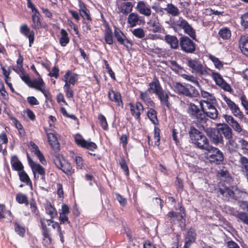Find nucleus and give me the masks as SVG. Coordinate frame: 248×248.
Segmentation results:
<instances>
[{"mask_svg":"<svg viewBox=\"0 0 248 248\" xmlns=\"http://www.w3.org/2000/svg\"><path fill=\"white\" fill-rule=\"evenodd\" d=\"M188 135L191 142L198 148L204 150L208 148L210 145L208 140L202 132L194 126H190Z\"/></svg>","mask_w":248,"mask_h":248,"instance_id":"obj_1","label":"nucleus"},{"mask_svg":"<svg viewBox=\"0 0 248 248\" xmlns=\"http://www.w3.org/2000/svg\"><path fill=\"white\" fill-rule=\"evenodd\" d=\"M172 88L177 94L189 98L197 97L199 95V91L195 87L189 84L183 85L180 82H175L173 84Z\"/></svg>","mask_w":248,"mask_h":248,"instance_id":"obj_2","label":"nucleus"},{"mask_svg":"<svg viewBox=\"0 0 248 248\" xmlns=\"http://www.w3.org/2000/svg\"><path fill=\"white\" fill-rule=\"evenodd\" d=\"M187 65L192 70L193 72L196 73L201 77L210 75L209 71H210V69L204 66L200 61L196 59H188Z\"/></svg>","mask_w":248,"mask_h":248,"instance_id":"obj_3","label":"nucleus"},{"mask_svg":"<svg viewBox=\"0 0 248 248\" xmlns=\"http://www.w3.org/2000/svg\"><path fill=\"white\" fill-rule=\"evenodd\" d=\"M203 130L206 133L212 143L216 145L224 144L223 138L221 135L219 128L216 129L207 126Z\"/></svg>","mask_w":248,"mask_h":248,"instance_id":"obj_4","label":"nucleus"},{"mask_svg":"<svg viewBox=\"0 0 248 248\" xmlns=\"http://www.w3.org/2000/svg\"><path fill=\"white\" fill-rule=\"evenodd\" d=\"M53 160L56 167L61 170L65 174L71 175L73 172L71 164L64 160L60 155H54Z\"/></svg>","mask_w":248,"mask_h":248,"instance_id":"obj_5","label":"nucleus"},{"mask_svg":"<svg viewBox=\"0 0 248 248\" xmlns=\"http://www.w3.org/2000/svg\"><path fill=\"white\" fill-rule=\"evenodd\" d=\"M205 151L208 152L207 158L210 162H214L219 164L224 160V155L222 152L218 148L209 145Z\"/></svg>","mask_w":248,"mask_h":248,"instance_id":"obj_6","label":"nucleus"},{"mask_svg":"<svg viewBox=\"0 0 248 248\" xmlns=\"http://www.w3.org/2000/svg\"><path fill=\"white\" fill-rule=\"evenodd\" d=\"M181 50L186 53H194L196 51V44L188 37L182 36L179 39Z\"/></svg>","mask_w":248,"mask_h":248,"instance_id":"obj_7","label":"nucleus"},{"mask_svg":"<svg viewBox=\"0 0 248 248\" xmlns=\"http://www.w3.org/2000/svg\"><path fill=\"white\" fill-rule=\"evenodd\" d=\"M201 111H199L197 115L194 118L193 122L201 130H203L207 126V122H210L205 114L203 104L202 101L200 102Z\"/></svg>","mask_w":248,"mask_h":248,"instance_id":"obj_8","label":"nucleus"},{"mask_svg":"<svg viewBox=\"0 0 248 248\" xmlns=\"http://www.w3.org/2000/svg\"><path fill=\"white\" fill-rule=\"evenodd\" d=\"M174 28H179L184 30L185 33L188 34L193 39H196L195 30L185 19L180 18L179 20L174 23Z\"/></svg>","mask_w":248,"mask_h":248,"instance_id":"obj_9","label":"nucleus"},{"mask_svg":"<svg viewBox=\"0 0 248 248\" xmlns=\"http://www.w3.org/2000/svg\"><path fill=\"white\" fill-rule=\"evenodd\" d=\"M203 104V108L205 114L206 115L207 118L215 120L217 118L218 116V111L213 105V103L210 102L208 101H202Z\"/></svg>","mask_w":248,"mask_h":248,"instance_id":"obj_10","label":"nucleus"},{"mask_svg":"<svg viewBox=\"0 0 248 248\" xmlns=\"http://www.w3.org/2000/svg\"><path fill=\"white\" fill-rule=\"evenodd\" d=\"M210 71L212 72V78L216 82L217 85L220 86L226 91L230 93H231L232 91L230 85L223 79L220 74L213 72L211 70Z\"/></svg>","mask_w":248,"mask_h":248,"instance_id":"obj_11","label":"nucleus"},{"mask_svg":"<svg viewBox=\"0 0 248 248\" xmlns=\"http://www.w3.org/2000/svg\"><path fill=\"white\" fill-rule=\"evenodd\" d=\"M223 99L227 103L229 108L231 109L232 113L234 116L240 119H242L244 118L243 112L240 110V108L237 105L225 95L223 96Z\"/></svg>","mask_w":248,"mask_h":248,"instance_id":"obj_12","label":"nucleus"},{"mask_svg":"<svg viewBox=\"0 0 248 248\" xmlns=\"http://www.w3.org/2000/svg\"><path fill=\"white\" fill-rule=\"evenodd\" d=\"M218 192L223 197L226 198H232L234 199L238 198L236 195V192H238V190L237 188H234L233 187L230 188L227 186H223L219 188Z\"/></svg>","mask_w":248,"mask_h":248,"instance_id":"obj_13","label":"nucleus"},{"mask_svg":"<svg viewBox=\"0 0 248 248\" xmlns=\"http://www.w3.org/2000/svg\"><path fill=\"white\" fill-rule=\"evenodd\" d=\"M136 9L140 14L146 17H149L152 15L150 6L144 1L141 0L138 2Z\"/></svg>","mask_w":248,"mask_h":248,"instance_id":"obj_14","label":"nucleus"},{"mask_svg":"<svg viewBox=\"0 0 248 248\" xmlns=\"http://www.w3.org/2000/svg\"><path fill=\"white\" fill-rule=\"evenodd\" d=\"M27 157L29 164L32 169L34 178L35 179H36V173H38L40 175L45 174V170L40 164L34 162L28 155H27Z\"/></svg>","mask_w":248,"mask_h":248,"instance_id":"obj_15","label":"nucleus"},{"mask_svg":"<svg viewBox=\"0 0 248 248\" xmlns=\"http://www.w3.org/2000/svg\"><path fill=\"white\" fill-rule=\"evenodd\" d=\"M130 107V111L132 116L136 119H140V113L143 111L144 108L140 102H137L136 104L130 103L129 104Z\"/></svg>","mask_w":248,"mask_h":248,"instance_id":"obj_16","label":"nucleus"},{"mask_svg":"<svg viewBox=\"0 0 248 248\" xmlns=\"http://www.w3.org/2000/svg\"><path fill=\"white\" fill-rule=\"evenodd\" d=\"M127 22L131 27H133L137 25H140L142 23H144V20L138 14L131 13L128 16Z\"/></svg>","mask_w":248,"mask_h":248,"instance_id":"obj_17","label":"nucleus"},{"mask_svg":"<svg viewBox=\"0 0 248 248\" xmlns=\"http://www.w3.org/2000/svg\"><path fill=\"white\" fill-rule=\"evenodd\" d=\"M75 141L78 145L91 151H93L97 148V145L94 142H88L80 137L79 138L76 137Z\"/></svg>","mask_w":248,"mask_h":248,"instance_id":"obj_18","label":"nucleus"},{"mask_svg":"<svg viewBox=\"0 0 248 248\" xmlns=\"http://www.w3.org/2000/svg\"><path fill=\"white\" fill-rule=\"evenodd\" d=\"M20 32L24 34L25 36L29 38V46L31 47L34 42V32L33 31H30V29L28 28L27 24H24L20 27Z\"/></svg>","mask_w":248,"mask_h":248,"instance_id":"obj_19","label":"nucleus"},{"mask_svg":"<svg viewBox=\"0 0 248 248\" xmlns=\"http://www.w3.org/2000/svg\"><path fill=\"white\" fill-rule=\"evenodd\" d=\"M242 204L244 205V206L243 207V208L246 207L247 212H236L233 215L235 216L239 220L248 225V204L246 202H242Z\"/></svg>","mask_w":248,"mask_h":248,"instance_id":"obj_20","label":"nucleus"},{"mask_svg":"<svg viewBox=\"0 0 248 248\" xmlns=\"http://www.w3.org/2000/svg\"><path fill=\"white\" fill-rule=\"evenodd\" d=\"M224 117L226 122L231 126L234 131L238 133H240L242 131L240 124L232 116L226 114Z\"/></svg>","mask_w":248,"mask_h":248,"instance_id":"obj_21","label":"nucleus"},{"mask_svg":"<svg viewBox=\"0 0 248 248\" xmlns=\"http://www.w3.org/2000/svg\"><path fill=\"white\" fill-rule=\"evenodd\" d=\"M40 222L42 226V234L44 236V240L45 241V243L49 245L51 243V237L49 234V230L47 229L46 225L45 223V219L43 218H41L40 219Z\"/></svg>","mask_w":248,"mask_h":248,"instance_id":"obj_22","label":"nucleus"},{"mask_svg":"<svg viewBox=\"0 0 248 248\" xmlns=\"http://www.w3.org/2000/svg\"><path fill=\"white\" fill-rule=\"evenodd\" d=\"M196 238V233L195 230L193 228H190L187 232V235L185 238L186 248H188L192 243L195 241Z\"/></svg>","mask_w":248,"mask_h":248,"instance_id":"obj_23","label":"nucleus"},{"mask_svg":"<svg viewBox=\"0 0 248 248\" xmlns=\"http://www.w3.org/2000/svg\"><path fill=\"white\" fill-rule=\"evenodd\" d=\"M169 92H166L163 89L156 95L158 97L161 104H164L168 108H170L171 104L170 103Z\"/></svg>","mask_w":248,"mask_h":248,"instance_id":"obj_24","label":"nucleus"},{"mask_svg":"<svg viewBox=\"0 0 248 248\" xmlns=\"http://www.w3.org/2000/svg\"><path fill=\"white\" fill-rule=\"evenodd\" d=\"M108 97L111 101L116 103L119 106H123V102L120 93L115 92L112 89H110L108 93Z\"/></svg>","mask_w":248,"mask_h":248,"instance_id":"obj_25","label":"nucleus"},{"mask_svg":"<svg viewBox=\"0 0 248 248\" xmlns=\"http://www.w3.org/2000/svg\"><path fill=\"white\" fill-rule=\"evenodd\" d=\"M133 5L131 2H124L118 5L119 12L126 15L132 11Z\"/></svg>","mask_w":248,"mask_h":248,"instance_id":"obj_26","label":"nucleus"},{"mask_svg":"<svg viewBox=\"0 0 248 248\" xmlns=\"http://www.w3.org/2000/svg\"><path fill=\"white\" fill-rule=\"evenodd\" d=\"M239 47L242 52L248 56V36H242L239 40Z\"/></svg>","mask_w":248,"mask_h":248,"instance_id":"obj_27","label":"nucleus"},{"mask_svg":"<svg viewBox=\"0 0 248 248\" xmlns=\"http://www.w3.org/2000/svg\"><path fill=\"white\" fill-rule=\"evenodd\" d=\"M201 108H200L197 105L193 103H190L188 105L187 108V113L189 115V116L193 120L194 118L199 113V111H201Z\"/></svg>","mask_w":248,"mask_h":248,"instance_id":"obj_28","label":"nucleus"},{"mask_svg":"<svg viewBox=\"0 0 248 248\" xmlns=\"http://www.w3.org/2000/svg\"><path fill=\"white\" fill-rule=\"evenodd\" d=\"M218 128L221 136L223 135L226 140H228L232 138V130L227 124H222Z\"/></svg>","mask_w":248,"mask_h":248,"instance_id":"obj_29","label":"nucleus"},{"mask_svg":"<svg viewBox=\"0 0 248 248\" xmlns=\"http://www.w3.org/2000/svg\"><path fill=\"white\" fill-rule=\"evenodd\" d=\"M165 40L170 45L171 48H178L179 46V40L176 36L167 34L165 36Z\"/></svg>","mask_w":248,"mask_h":248,"instance_id":"obj_30","label":"nucleus"},{"mask_svg":"<svg viewBox=\"0 0 248 248\" xmlns=\"http://www.w3.org/2000/svg\"><path fill=\"white\" fill-rule=\"evenodd\" d=\"M31 145L32 148V152L38 157L40 161L43 165L46 164V161L43 154L40 152L37 145L34 142H31Z\"/></svg>","mask_w":248,"mask_h":248,"instance_id":"obj_31","label":"nucleus"},{"mask_svg":"<svg viewBox=\"0 0 248 248\" xmlns=\"http://www.w3.org/2000/svg\"><path fill=\"white\" fill-rule=\"evenodd\" d=\"M149 88L148 89L151 92L152 91L153 93L155 95L162 91L163 88L160 85V84L158 79H155L154 81L150 83Z\"/></svg>","mask_w":248,"mask_h":248,"instance_id":"obj_32","label":"nucleus"},{"mask_svg":"<svg viewBox=\"0 0 248 248\" xmlns=\"http://www.w3.org/2000/svg\"><path fill=\"white\" fill-rule=\"evenodd\" d=\"M164 10L173 16H178L180 14L178 8L172 3L168 4Z\"/></svg>","mask_w":248,"mask_h":248,"instance_id":"obj_33","label":"nucleus"},{"mask_svg":"<svg viewBox=\"0 0 248 248\" xmlns=\"http://www.w3.org/2000/svg\"><path fill=\"white\" fill-rule=\"evenodd\" d=\"M149 30L154 33L161 32L162 27L161 24L158 22L155 21L148 22Z\"/></svg>","mask_w":248,"mask_h":248,"instance_id":"obj_34","label":"nucleus"},{"mask_svg":"<svg viewBox=\"0 0 248 248\" xmlns=\"http://www.w3.org/2000/svg\"><path fill=\"white\" fill-rule=\"evenodd\" d=\"M11 164L13 168L17 171H20L23 169V166L18 159L16 156H12L11 158Z\"/></svg>","mask_w":248,"mask_h":248,"instance_id":"obj_35","label":"nucleus"},{"mask_svg":"<svg viewBox=\"0 0 248 248\" xmlns=\"http://www.w3.org/2000/svg\"><path fill=\"white\" fill-rule=\"evenodd\" d=\"M105 40L106 43L111 45L113 43V34L110 28L108 26L105 30Z\"/></svg>","mask_w":248,"mask_h":248,"instance_id":"obj_36","label":"nucleus"},{"mask_svg":"<svg viewBox=\"0 0 248 248\" xmlns=\"http://www.w3.org/2000/svg\"><path fill=\"white\" fill-rule=\"evenodd\" d=\"M61 37L60 38V44L62 46H65L69 42L68 33L64 29L61 31Z\"/></svg>","mask_w":248,"mask_h":248,"instance_id":"obj_37","label":"nucleus"},{"mask_svg":"<svg viewBox=\"0 0 248 248\" xmlns=\"http://www.w3.org/2000/svg\"><path fill=\"white\" fill-rule=\"evenodd\" d=\"M147 116L154 124L155 125L158 124L156 111L155 109L149 108L147 112Z\"/></svg>","mask_w":248,"mask_h":248,"instance_id":"obj_38","label":"nucleus"},{"mask_svg":"<svg viewBox=\"0 0 248 248\" xmlns=\"http://www.w3.org/2000/svg\"><path fill=\"white\" fill-rule=\"evenodd\" d=\"M19 176L20 181L27 185L29 184L32 187L31 182L28 174L23 170L19 172Z\"/></svg>","mask_w":248,"mask_h":248,"instance_id":"obj_39","label":"nucleus"},{"mask_svg":"<svg viewBox=\"0 0 248 248\" xmlns=\"http://www.w3.org/2000/svg\"><path fill=\"white\" fill-rule=\"evenodd\" d=\"M226 146L231 152L236 151L238 147V145L232 138L228 140V141L226 142Z\"/></svg>","mask_w":248,"mask_h":248,"instance_id":"obj_40","label":"nucleus"},{"mask_svg":"<svg viewBox=\"0 0 248 248\" xmlns=\"http://www.w3.org/2000/svg\"><path fill=\"white\" fill-rule=\"evenodd\" d=\"M30 85V87L35 88L37 90H40L44 86V82L42 78H39L38 80L35 79L32 81Z\"/></svg>","mask_w":248,"mask_h":248,"instance_id":"obj_41","label":"nucleus"},{"mask_svg":"<svg viewBox=\"0 0 248 248\" xmlns=\"http://www.w3.org/2000/svg\"><path fill=\"white\" fill-rule=\"evenodd\" d=\"M114 35L118 43L120 42L126 36L118 28L114 26Z\"/></svg>","mask_w":248,"mask_h":248,"instance_id":"obj_42","label":"nucleus"},{"mask_svg":"<svg viewBox=\"0 0 248 248\" xmlns=\"http://www.w3.org/2000/svg\"><path fill=\"white\" fill-rule=\"evenodd\" d=\"M46 213L50 216L51 219H54L55 217H57L58 213L56 209L53 207L51 204L47 205L46 209Z\"/></svg>","mask_w":248,"mask_h":248,"instance_id":"obj_43","label":"nucleus"},{"mask_svg":"<svg viewBox=\"0 0 248 248\" xmlns=\"http://www.w3.org/2000/svg\"><path fill=\"white\" fill-rule=\"evenodd\" d=\"M40 16H36L35 15H32L31 19L33 22L32 24V28L34 29H39L41 28V23L40 20Z\"/></svg>","mask_w":248,"mask_h":248,"instance_id":"obj_44","label":"nucleus"},{"mask_svg":"<svg viewBox=\"0 0 248 248\" xmlns=\"http://www.w3.org/2000/svg\"><path fill=\"white\" fill-rule=\"evenodd\" d=\"M183 77L186 80L195 84L198 87L201 88V85L200 84L199 81H198L197 78L196 77L192 75H189L186 74L183 75Z\"/></svg>","mask_w":248,"mask_h":248,"instance_id":"obj_45","label":"nucleus"},{"mask_svg":"<svg viewBox=\"0 0 248 248\" xmlns=\"http://www.w3.org/2000/svg\"><path fill=\"white\" fill-rule=\"evenodd\" d=\"M218 34L223 39H228L231 36V31L227 28L222 29L220 30Z\"/></svg>","mask_w":248,"mask_h":248,"instance_id":"obj_46","label":"nucleus"},{"mask_svg":"<svg viewBox=\"0 0 248 248\" xmlns=\"http://www.w3.org/2000/svg\"><path fill=\"white\" fill-rule=\"evenodd\" d=\"M209 59L214 63L216 68L220 69L223 68V64L218 58L213 55H210Z\"/></svg>","mask_w":248,"mask_h":248,"instance_id":"obj_47","label":"nucleus"},{"mask_svg":"<svg viewBox=\"0 0 248 248\" xmlns=\"http://www.w3.org/2000/svg\"><path fill=\"white\" fill-rule=\"evenodd\" d=\"M16 200L18 203H25L26 205L29 203L27 196L21 193H18L16 195Z\"/></svg>","mask_w":248,"mask_h":248,"instance_id":"obj_48","label":"nucleus"},{"mask_svg":"<svg viewBox=\"0 0 248 248\" xmlns=\"http://www.w3.org/2000/svg\"><path fill=\"white\" fill-rule=\"evenodd\" d=\"M150 91L149 90L147 89L145 92H140V97L142 100H143L145 102H147L148 103L152 102L153 103V101L150 97Z\"/></svg>","mask_w":248,"mask_h":248,"instance_id":"obj_49","label":"nucleus"},{"mask_svg":"<svg viewBox=\"0 0 248 248\" xmlns=\"http://www.w3.org/2000/svg\"><path fill=\"white\" fill-rule=\"evenodd\" d=\"M119 44L125 46L128 51H129L132 49L133 43L130 40L127 38L126 36L123 38L122 41L119 43Z\"/></svg>","mask_w":248,"mask_h":248,"instance_id":"obj_50","label":"nucleus"},{"mask_svg":"<svg viewBox=\"0 0 248 248\" xmlns=\"http://www.w3.org/2000/svg\"><path fill=\"white\" fill-rule=\"evenodd\" d=\"M201 92V94L202 97L204 98H207L209 99L212 103H214L216 101L215 97L212 95V94L208 93L207 92L204 91L202 90V87L200 88Z\"/></svg>","mask_w":248,"mask_h":248,"instance_id":"obj_51","label":"nucleus"},{"mask_svg":"<svg viewBox=\"0 0 248 248\" xmlns=\"http://www.w3.org/2000/svg\"><path fill=\"white\" fill-rule=\"evenodd\" d=\"M169 62L170 63L169 66L174 71L179 72L183 69V68L175 61H170Z\"/></svg>","mask_w":248,"mask_h":248,"instance_id":"obj_52","label":"nucleus"},{"mask_svg":"<svg viewBox=\"0 0 248 248\" xmlns=\"http://www.w3.org/2000/svg\"><path fill=\"white\" fill-rule=\"evenodd\" d=\"M241 24L245 29H248V12L241 16Z\"/></svg>","mask_w":248,"mask_h":248,"instance_id":"obj_53","label":"nucleus"},{"mask_svg":"<svg viewBox=\"0 0 248 248\" xmlns=\"http://www.w3.org/2000/svg\"><path fill=\"white\" fill-rule=\"evenodd\" d=\"M133 34L137 38H143L145 36V32L144 30L140 28H137L134 29L132 31Z\"/></svg>","mask_w":248,"mask_h":248,"instance_id":"obj_54","label":"nucleus"},{"mask_svg":"<svg viewBox=\"0 0 248 248\" xmlns=\"http://www.w3.org/2000/svg\"><path fill=\"white\" fill-rule=\"evenodd\" d=\"M15 231L21 236H23L25 232V229L24 227L21 226L18 223L16 222L15 223Z\"/></svg>","mask_w":248,"mask_h":248,"instance_id":"obj_55","label":"nucleus"},{"mask_svg":"<svg viewBox=\"0 0 248 248\" xmlns=\"http://www.w3.org/2000/svg\"><path fill=\"white\" fill-rule=\"evenodd\" d=\"M98 118L100 122L103 129L106 130L108 129V125L105 117L103 115L100 114L98 115Z\"/></svg>","mask_w":248,"mask_h":248,"instance_id":"obj_56","label":"nucleus"},{"mask_svg":"<svg viewBox=\"0 0 248 248\" xmlns=\"http://www.w3.org/2000/svg\"><path fill=\"white\" fill-rule=\"evenodd\" d=\"M30 208L31 210L32 213L36 216H38L39 212L37 207V204L35 201L34 200L32 199L30 201Z\"/></svg>","mask_w":248,"mask_h":248,"instance_id":"obj_57","label":"nucleus"},{"mask_svg":"<svg viewBox=\"0 0 248 248\" xmlns=\"http://www.w3.org/2000/svg\"><path fill=\"white\" fill-rule=\"evenodd\" d=\"M160 129L157 127H155L154 129V137L156 140L155 144L158 146L160 144Z\"/></svg>","mask_w":248,"mask_h":248,"instance_id":"obj_58","label":"nucleus"},{"mask_svg":"<svg viewBox=\"0 0 248 248\" xmlns=\"http://www.w3.org/2000/svg\"><path fill=\"white\" fill-rule=\"evenodd\" d=\"M119 164L121 168L124 170L125 174L128 176L129 175V169L127 165L126 164L125 160L124 158H121L120 160Z\"/></svg>","mask_w":248,"mask_h":248,"instance_id":"obj_59","label":"nucleus"},{"mask_svg":"<svg viewBox=\"0 0 248 248\" xmlns=\"http://www.w3.org/2000/svg\"><path fill=\"white\" fill-rule=\"evenodd\" d=\"M70 74H71V72L70 71H68L64 76V81L65 82V84L64 86L65 91L67 90L68 89H71L70 88V83H69V82L68 81V79L69 78V77Z\"/></svg>","mask_w":248,"mask_h":248,"instance_id":"obj_60","label":"nucleus"},{"mask_svg":"<svg viewBox=\"0 0 248 248\" xmlns=\"http://www.w3.org/2000/svg\"><path fill=\"white\" fill-rule=\"evenodd\" d=\"M116 199L122 206H124L127 202V200L119 194L116 193Z\"/></svg>","mask_w":248,"mask_h":248,"instance_id":"obj_61","label":"nucleus"},{"mask_svg":"<svg viewBox=\"0 0 248 248\" xmlns=\"http://www.w3.org/2000/svg\"><path fill=\"white\" fill-rule=\"evenodd\" d=\"M59 69L57 66H54L51 72H50L48 75L51 77H55V78H58L59 76Z\"/></svg>","mask_w":248,"mask_h":248,"instance_id":"obj_62","label":"nucleus"},{"mask_svg":"<svg viewBox=\"0 0 248 248\" xmlns=\"http://www.w3.org/2000/svg\"><path fill=\"white\" fill-rule=\"evenodd\" d=\"M28 103L31 106L37 105L39 104V101L34 96H29L27 97Z\"/></svg>","mask_w":248,"mask_h":248,"instance_id":"obj_63","label":"nucleus"},{"mask_svg":"<svg viewBox=\"0 0 248 248\" xmlns=\"http://www.w3.org/2000/svg\"><path fill=\"white\" fill-rule=\"evenodd\" d=\"M50 145L51 148L54 150V151L58 152L60 150V143H59L58 140L55 141H53V142H51Z\"/></svg>","mask_w":248,"mask_h":248,"instance_id":"obj_64","label":"nucleus"}]
</instances>
